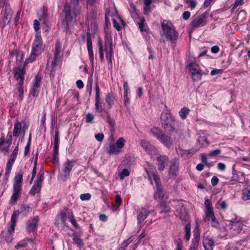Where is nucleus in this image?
<instances>
[{
	"instance_id": "obj_1",
	"label": "nucleus",
	"mask_w": 250,
	"mask_h": 250,
	"mask_svg": "<svg viewBox=\"0 0 250 250\" xmlns=\"http://www.w3.org/2000/svg\"><path fill=\"white\" fill-rule=\"evenodd\" d=\"M98 46L100 52V58L101 62L104 60V52L106 53V58L109 63H112L113 57L112 39L111 36L105 37L104 46L101 40L98 41Z\"/></svg>"
},
{
	"instance_id": "obj_2",
	"label": "nucleus",
	"mask_w": 250,
	"mask_h": 250,
	"mask_svg": "<svg viewBox=\"0 0 250 250\" xmlns=\"http://www.w3.org/2000/svg\"><path fill=\"white\" fill-rule=\"evenodd\" d=\"M43 49V42L40 33H37L32 44V49L29 57L26 59L24 66L30 62H34L36 57L39 55Z\"/></svg>"
},
{
	"instance_id": "obj_3",
	"label": "nucleus",
	"mask_w": 250,
	"mask_h": 250,
	"mask_svg": "<svg viewBox=\"0 0 250 250\" xmlns=\"http://www.w3.org/2000/svg\"><path fill=\"white\" fill-rule=\"evenodd\" d=\"M162 36H165L167 39L172 41L177 40L178 34L170 21L164 20L162 23Z\"/></svg>"
},
{
	"instance_id": "obj_4",
	"label": "nucleus",
	"mask_w": 250,
	"mask_h": 250,
	"mask_svg": "<svg viewBox=\"0 0 250 250\" xmlns=\"http://www.w3.org/2000/svg\"><path fill=\"white\" fill-rule=\"evenodd\" d=\"M22 183V175L21 174H17L14 178L13 185V192L11 197L10 203L15 204L21 196V191Z\"/></svg>"
},
{
	"instance_id": "obj_5",
	"label": "nucleus",
	"mask_w": 250,
	"mask_h": 250,
	"mask_svg": "<svg viewBox=\"0 0 250 250\" xmlns=\"http://www.w3.org/2000/svg\"><path fill=\"white\" fill-rule=\"evenodd\" d=\"M18 216V214L14 211L11 216L10 226L1 234V237L4 238L8 243H11L13 240V234L14 232Z\"/></svg>"
},
{
	"instance_id": "obj_6",
	"label": "nucleus",
	"mask_w": 250,
	"mask_h": 250,
	"mask_svg": "<svg viewBox=\"0 0 250 250\" xmlns=\"http://www.w3.org/2000/svg\"><path fill=\"white\" fill-rule=\"evenodd\" d=\"M126 143L123 137L119 138L116 144L110 143L106 148L107 153L109 155H118L124 152V147Z\"/></svg>"
},
{
	"instance_id": "obj_7",
	"label": "nucleus",
	"mask_w": 250,
	"mask_h": 250,
	"mask_svg": "<svg viewBox=\"0 0 250 250\" xmlns=\"http://www.w3.org/2000/svg\"><path fill=\"white\" fill-rule=\"evenodd\" d=\"M166 110L162 113L161 115V119L164 127L167 129L169 131L173 132L174 128L172 126V124L175 122L174 117L171 115L170 111L167 108V106L165 105Z\"/></svg>"
},
{
	"instance_id": "obj_8",
	"label": "nucleus",
	"mask_w": 250,
	"mask_h": 250,
	"mask_svg": "<svg viewBox=\"0 0 250 250\" xmlns=\"http://www.w3.org/2000/svg\"><path fill=\"white\" fill-rule=\"evenodd\" d=\"M2 5L4 7V11L2 10L1 12L2 27H3L10 22L12 16V12L9 4L5 2V0H0V6Z\"/></svg>"
},
{
	"instance_id": "obj_9",
	"label": "nucleus",
	"mask_w": 250,
	"mask_h": 250,
	"mask_svg": "<svg viewBox=\"0 0 250 250\" xmlns=\"http://www.w3.org/2000/svg\"><path fill=\"white\" fill-rule=\"evenodd\" d=\"M227 226L230 227L231 232L234 234H237L242 230L244 224L240 218L235 217L234 219L229 221Z\"/></svg>"
},
{
	"instance_id": "obj_10",
	"label": "nucleus",
	"mask_w": 250,
	"mask_h": 250,
	"mask_svg": "<svg viewBox=\"0 0 250 250\" xmlns=\"http://www.w3.org/2000/svg\"><path fill=\"white\" fill-rule=\"evenodd\" d=\"M37 176V180L35 181L34 184L29 191V193L32 195H34L36 193L40 192L42 188V183L44 179L43 172L42 173L40 171Z\"/></svg>"
},
{
	"instance_id": "obj_11",
	"label": "nucleus",
	"mask_w": 250,
	"mask_h": 250,
	"mask_svg": "<svg viewBox=\"0 0 250 250\" xmlns=\"http://www.w3.org/2000/svg\"><path fill=\"white\" fill-rule=\"evenodd\" d=\"M69 214H71V210L68 208H65L62 209L56 218L55 224L59 225H64L66 220V216L68 217Z\"/></svg>"
},
{
	"instance_id": "obj_12",
	"label": "nucleus",
	"mask_w": 250,
	"mask_h": 250,
	"mask_svg": "<svg viewBox=\"0 0 250 250\" xmlns=\"http://www.w3.org/2000/svg\"><path fill=\"white\" fill-rule=\"evenodd\" d=\"M207 16L205 13L195 16L191 22L190 25L192 28H198L206 25Z\"/></svg>"
},
{
	"instance_id": "obj_13",
	"label": "nucleus",
	"mask_w": 250,
	"mask_h": 250,
	"mask_svg": "<svg viewBox=\"0 0 250 250\" xmlns=\"http://www.w3.org/2000/svg\"><path fill=\"white\" fill-rule=\"evenodd\" d=\"M76 161L73 160L67 159L62 165V172L65 179L68 177L74 166Z\"/></svg>"
},
{
	"instance_id": "obj_14",
	"label": "nucleus",
	"mask_w": 250,
	"mask_h": 250,
	"mask_svg": "<svg viewBox=\"0 0 250 250\" xmlns=\"http://www.w3.org/2000/svg\"><path fill=\"white\" fill-rule=\"evenodd\" d=\"M12 134L11 132H8L6 136V140L4 139L3 134H1L0 138V148L2 151H8L10 146L12 143Z\"/></svg>"
},
{
	"instance_id": "obj_15",
	"label": "nucleus",
	"mask_w": 250,
	"mask_h": 250,
	"mask_svg": "<svg viewBox=\"0 0 250 250\" xmlns=\"http://www.w3.org/2000/svg\"><path fill=\"white\" fill-rule=\"evenodd\" d=\"M62 56V54L61 51V43L58 42L55 45V50H54V59L52 62V65L53 68L55 67L58 62H59Z\"/></svg>"
},
{
	"instance_id": "obj_16",
	"label": "nucleus",
	"mask_w": 250,
	"mask_h": 250,
	"mask_svg": "<svg viewBox=\"0 0 250 250\" xmlns=\"http://www.w3.org/2000/svg\"><path fill=\"white\" fill-rule=\"evenodd\" d=\"M41 78L38 76H36L33 82V85L30 91V94L33 97H37L39 93V88L40 87Z\"/></svg>"
},
{
	"instance_id": "obj_17",
	"label": "nucleus",
	"mask_w": 250,
	"mask_h": 250,
	"mask_svg": "<svg viewBox=\"0 0 250 250\" xmlns=\"http://www.w3.org/2000/svg\"><path fill=\"white\" fill-rule=\"evenodd\" d=\"M196 151L197 150L194 149L184 150L180 147L178 148L177 150L178 154L184 159H188L190 158Z\"/></svg>"
},
{
	"instance_id": "obj_18",
	"label": "nucleus",
	"mask_w": 250,
	"mask_h": 250,
	"mask_svg": "<svg viewBox=\"0 0 250 250\" xmlns=\"http://www.w3.org/2000/svg\"><path fill=\"white\" fill-rule=\"evenodd\" d=\"M168 160V156L165 155H160L157 157L158 169L159 171H163L164 170Z\"/></svg>"
},
{
	"instance_id": "obj_19",
	"label": "nucleus",
	"mask_w": 250,
	"mask_h": 250,
	"mask_svg": "<svg viewBox=\"0 0 250 250\" xmlns=\"http://www.w3.org/2000/svg\"><path fill=\"white\" fill-rule=\"evenodd\" d=\"M14 74L17 80H19L18 84H23L25 70L24 68L14 69Z\"/></svg>"
},
{
	"instance_id": "obj_20",
	"label": "nucleus",
	"mask_w": 250,
	"mask_h": 250,
	"mask_svg": "<svg viewBox=\"0 0 250 250\" xmlns=\"http://www.w3.org/2000/svg\"><path fill=\"white\" fill-rule=\"evenodd\" d=\"M156 188L157 190L154 194L155 199L159 202L164 201L165 199H167V196L165 195L162 187H157Z\"/></svg>"
},
{
	"instance_id": "obj_21",
	"label": "nucleus",
	"mask_w": 250,
	"mask_h": 250,
	"mask_svg": "<svg viewBox=\"0 0 250 250\" xmlns=\"http://www.w3.org/2000/svg\"><path fill=\"white\" fill-rule=\"evenodd\" d=\"M38 221V216H36L32 220L28 221L27 223V230L29 232L35 231L36 230V227L37 226Z\"/></svg>"
},
{
	"instance_id": "obj_22",
	"label": "nucleus",
	"mask_w": 250,
	"mask_h": 250,
	"mask_svg": "<svg viewBox=\"0 0 250 250\" xmlns=\"http://www.w3.org/2000/svg\"><path fill=\"white\" fill-rule=\"evenodd\" d=\"M96 96H95V106L96 110L99 113L102 112L103 108L102 104L99 101L100 88L98 86V82L96 83Z\"/></svg>"
},
{
	"instance_id": "obj_23",
	"label": "nucleus",
	"mask_w": 250,
	"mask_h": 250,
	"mask_svg": "<svg viewBox=\"0 0 250 250\" xmlns=\"http://www.w3.org/2000/svg\"><path fill=\"white\" fill-rule=\"evenodd\" d=\"M203 244L205 250H213L214 247L213 240L208 237L203 238Z\"/></svg>"
},
{
	"instance_id": "obj_24",
	"label": "nucleus",
	"mask_w": 250,
	"mask_h": 250,
	"mask_svg": "<svg viewBox=\"0 0 250 250\" xmlns=\"http://www.w3.org/2000/svg\"><path fill=\"white\" fill-rule=\"evenodd\" d=\"M158 140L167 148H169L172 143L170 137L164 132Z\"/></svg>"
},
{
	"instance_id": "obj_25",
	"label": "nucleus",
	"mask_w": 250,
	"mask_h": 250,
	"mask_svg": "<svg viewBox=\"0 0 250 250\" xmlns=\"http://www.w3.org/2000/svg\"><path fill=\"white\" fill-rule=\"evenodd\" d=\"M151 211H148L145 208H141L138 212L137 220L138 224H141L147 217Z\"/></svg>"
},
{
	"instance_id": "obj_26",
	"label": "nucleus",
	"mask_w": 250,
	"mask_h": 250,
	"mask_svg": "<svg viewBox=\"0 0 250 250\" xmlns=\"http://www.w3.org/2000/svg\"><path fill=\"white\" fill-rule=\"evenodd\" d=\"M96 14L95 12L92 11L90 15L88 16L87 20V24L89 27L95 28L96 26Z\"/></svg>"
},
{
	"instance_id": "obj_27",
	"label": "nucleus",
	"mask_w": 250,
	"mask_h": 250,
	"mask_svg": "<svg viewBox=\"0 0 250 250\" xmlns=\"http://www.w3.org/2000/svg\"><path fill=\"white\" fill-rule=\"evenodd\" d=\"M206 214L208 220L210 221L212 226L216 227L218 226V222L214 216L212 209H206Z\"/></svg>"
},
{
	"instance_id": "obj_28",
	"label": "nucleus",
	"mask_w": 250,
	"mask_h": 250,
	"mask_svg": "<svg viewBox=\"0 0 250 250\" xmlns=\"http://www.w3.org/2000/svg\"><path fill=\"white\" fill-rule=\"evenodd\" d=\"M194 238L192 239V245L193 246L190 247V248H194L195 249H197L198 247V243L200 240V229L198 227H196L195 229L194 230Z\"/></svg>"
},
{
	"instance_id": "obj_29",
	"label": "nucleus",
	"mask_w": 250,
	"mask_h": 250,
	"mask_svg": "<svg viewBox=\"0 0 250 250\" xmlns=\"http://www.w3.org/2000/svg\"><path fill=\"white\" fill-rule=\"evenodd\" d=\"M146 173L147 174L148 179L151 184H152V181L151 179V177H152L155 182L156 188L162 187L160 183V178L156 172H153L151 173L149 171H146Z\"/></svg>"
},
{
	"instance_id": "obj_30",
	"label": "nucleus",
	"mask_w": 250,
	"mask_h": 250,
	"mask_svg": "<svg viewBox=\"0 0 250 250\" xmlns=\"http://www.w3.org/2000/svg\"><path fill=\"white\" fill-rule=\"evenodd\" d=\"M146 173L147 174L148 179L151 184H152V181L151 179V177H152L155 182L156 188L162 187L160 183V178L156 172H153L151 173L149 171H146Z\"/></svg>"
},
{
	"instance_id": "obj_31",
	"label": "nucleus",
	"mask_w": 250,
	"mask_h": 250,
	"mask_svg": "<svg viewBox=\"0 0 250 250\" xmlns=\"http://www.w3.org/2000/svg\"><path fill=\"white\" fill-rule=\"evenodd\" d=\"M141 146L149 154H152L154 152L155 148L152 147L150 144L145 140L141 141Z\"/></svg>"
},
{
	"instance_id": "obj_32",
	"label": "nucleus",
	"mask_w": 250,
	"mask_h": 250,
	"mask_svg": "<svg viewBox=\"0 0 250 250\" xmlns=\"http://www.w3.org/2000/svg\"><path fill=\"white\" fill-rule=\"evenodd\" d=\"M114 27L118 30L119 31L121 29L122 27L121 24L125 26V23L123 20L119 16H116V19L113 18L112 19Z\"/></svg>"
},
{
	"instance_id": "obj_33",
	"label": "nucleus",
	"mask_w": 250,
	"mask_h": 250,
	"mask_svg": "<svg viewBox=\"0 0 250 250\" xmlns=\"http://www.w3.org/2000/svg\"><path fill=\"white\" fill-rule=\"evenodd\" d=\"M38 16L39 20L44 24H46L48 21V16L47 13L44 10H41L38 12Z\"/></svg>"
},
{
	"instance_id": "obj_34",
	"label": "nucleus",
	"mask_w": 250,
	"mask_h": 250,
	"mask_svg": "<svg viewBox=\"0 0 250 250\" xmlns=\"http://www.w3.org/2000/svg\"><path fill=\"white\" fill-rule=\"evenodd\" d=\"M178 162L175 160L173 162L169 167V175L170 176H174L178 171Z\"/></svg>"
},
{
	"instance_id": "obj_35",
	"label": "nucleus",
	"mask_w": 250,
	"mask_h": 250,
	"mask_svg": "<svg viewBox=\"0 0 250 250\" xmlns=\"http://www.w3.org/2000/svg\"><path fill=\"white\" fill-rule=\"evenodd\" d=\"M73 237V244L76 245L78 247L81 248L83 246L84 243L82 239L79 237L78 234L76 232H74L72 234Z\"/></svg>"
},
{
	"instance_id": "obj_36",
	"label": "nucleus",
	"mask_w": 250,
	"mask_h": 250,
	"mask_svg": "<svg viewBox=\"0 0 250 250\" xmlns=\"http://www.w3.org/2000/svg\"><path fill=\"white\" fill-rule=\"evenodd\" d=\"M242 199L245 201L250 199V185L247 186L242 191Z\"/></svg>"
},
{
	"instance_id": "obj_37",
	"label": "nucleus",
	"mask_w": 250,
	"mask_h": 250,
	"mask_svg": "<svg viewBox=\"0 0 250 250\" xmlns=\"http://www.w3.org/2000/svg\"><path fill=\"white\" fill-rule=\"evenodd\" d=\"M190 109L188 107H184L179 112V114L180 117L185 120L186 119L187 116L188 115Z\"/></svg>"
},
{
	"instance_id": "obj_38",
	"label": "nucleus",
	"mask_w": 250,
	"mask_h": 250,
	"mask_svg": "<svg viewBox=\"0 0 250 250\" xmlns=\"http://www.w3.org/2000/svg\"><path fill=\"white\" fill-rule=\"evenodd\" d=\"M189 69L191 74L201 71L199 66L195 63H190L188 64Z\"/></svg>"
},
{
	"instance_id": "obj_39",
	"label": "nucleus",
	"mask_w": 250,
	"mask_h": 250,
	"mask_svg": "<svg viewBox=\"0 0 250 250\" xmlns=\"http://www.w3.org/2000/svg\"><path fill=\"white\" fill-rule=\"evenodd\" d=\"M21 124L17 122L14 125V128L13 132V135L14 136L17 137L20 134V131L21 129Z\"/></svg>"
},
{
	"instance_id": "obj_40",
	"label": "nucleus",
	"mask_w": 250,
	"mask_h": 250,
	"mask_svg": "<svg viewBox=\"0 0 250 250\" xmlns=\"http://www.w3.org/2000/svg\"><path fill=\"white\" fill-rule=\"evenodd\" d=\"M150 132L157 139L160 137L163 133L159 128L154 127L150 129Z\"/></svg>"
},
{
	"instance_id": "obj_41",
	"label": "nucleus",
	"mask_w": 250,
	"mask_h": 250,
	"mask_svg": "<svg viewBox=\"0 0 250 250\" xmlns=\"http://www.w3.org/2000/svg\"><path fill=\"white\" fill-rule=\"evenodd\" d=\"M17 90L19 93L18 100L21 101L23 98V84H18Z\"/></svg>"
},
{
	"instance_id": "obj_42",
	"label": "nucleus",
	"mask_w": 250,
	"mask_h": 250,
	"mask_svg": "<svg viewBox=\"0 0 250 250\" xmlns=\"http://www.w3.org/2000/svg\"><path fill=\"white\" fill-rule=\"evenodd\" d=\"M59 161V147H53L52 161L57 163Z\"/></svg>"
},
{
	"instance_id": "obj_43",
	"label": "nucleus",
	"mask_w": 250,
	"mask_h": 250,
	"mask_svg": "<svg viewBox=\"0 0 250 250\" xmlns=\"http://www.w3.org/2000/svg\"><path fill=\"white\" fill-rule=\"evenodd\" d=\"M185 238L187 241H188L190 237V224L187 223L185 228Z\"/></svg>"
},
{
	"instance_id": "obj_44",
	"label": "nucleus",
	"mask_w": 250,
	"mask_h": 250,
	"mask_svg": "<svg viewBox=\"0 0 250 250\" xmlns=\"http://www.w3.org/2000/svg\"><path fill=\"white\" fill-rule=\"evenodd\" d=\"M217 208H221L225 209L228 207V204L226 203L225 201H224L220 199L216 203Z\"/></svg>"
},
{
	"instance_id": "obj_45",
	"label": "nucleus",
	"mask_w": 250,
	"mask_h": 250,
	"mask_svg": "<svg viewBox=\"0 0 250 250\" xmlns=\"http://www.w3.org/2000/svg\"><path fill=\"white\" fill-rule=\"evenodd\" d=\"M31 143V133H30L29 138L28 139V142L27 143L26 146H25V147L24 148V154L25 156L27 155L29 152Z\"/></svg>"
},
{
	"instance_id": "obj_46",
	"label": "nucleus",
	"mask_w": 250,
	"mask_h": 250,
	"mask_svg": "<svg viewBox=\"0 0 250 250\" xmlns=\"http://www.w3.org/2000/svg\"><path fill=\"white\" fill-rule=\"evenodd\" d=\"M60 137L59 131H56L54 136L53 147H59Z\"/></svg>"
},
{
	"instance_id": "obj_47",
	"label": "nucleus",
	"mask_w": 250,
	"mask_h": 250,
	"mask_svg": "<svg viewBox=\"0 0 250 250\" xmlns=\"http://www.w3.org/2000/svg\"><path fill=\"white\" fill-rule=\"evenodd\" d=\"M68 218H69V220L70 222L72 223V224L73 225V226L77 229H79V226L77 223L76 220L75 219L73 212L71 211V214H69Z\"/></svg>"
},
{
	"instance_id": "obj_48",
	"label": "nucleus",
	"mask_w": 250,
	"mask_h": 250,
	"mask_svg": "<svg viewBox=\"0 0 250 250\" xmlns=\"http://www.w3.org/2000/svg\"><path fill=\"white\" fill-rule=\"evenodd\" d=\"M92 83H93V79L92 76L89 77L88 79V83L87 84V91L89 92V95H90L92 90Z\"/></svg>"
},
{
	"instance_id": "obj_49",
	"label": "nucleus",
	"mask_w": 250,
	"mask_h": 250,
	"mask_svg": "<svg viewBox=\"0 0 250 250\" xmlns=\"http://www.w3.org/2000/svg\"><path fill=\"white\" fill-rule=\"evenodd\" d=\"M14 163V162H11L9 160L7 162L6 166V168H5V171H6L5 175H7V176L9 175V173H10V172L11 171L12 167V166H13Z\"/></svg>"
},
{
	"instance_id": "obj_50",
	"label": "nucleus",
	"mask_w": 250,
	"mask_h": 250,
	"mask_svg": "<svg viewBox=\"0 0 250 250\" xmlns=\"http://www.w3.org/2000/svg\"><path fill=\"white\" fill-rule=\"evenodd\" d=\"M161 203L159 205L161 211L165 213H167L169 211V208L167 205L166 203L163 201L161 202Z\"/></svg>"
},
{
	"instance_id": "obj_51",
	"label": "nucleus",
	"mask_w": 250,
	"mask_h": 250,
	"mask_svg": "<svg viewBox=\"0 0 250 250\" xmlns=\"http://www.w3.org/2000/svg\"><path fill=\"white\" fill-rule=\"evenodd\" d=\"M106 102L110 107L114 104V98L111 94H108L105 99Z\"/></svg>"
},
{
	"instance_id": "obj_52",
	"label": "nucleus",
	"mask_w": 250,
	"mask_h": 250,
	"mask_svg": "<svg viewBox=\"0 0 250 250\" xmlns=\"http://www.w3.org/2000/svg\"><path fill=\"white\" fill-rule=\"evenodd\" d=\"M27 244V240L23 239L20 241L16 246L15 248L18 249L20 248L24 247Z\"/></svg>"
},
{
	"instance_id": "obj_53",
	"label": "nucleus",
	"mask_w": 250,
	"mask_h": 250,
	"mask_svg": "<svg viewBox=\"0 0 250 250\" xmlns=\"http://www.w3.org/2000/svg\"><path fill=\"white\" fill-rule=\"evenodd\" d=\"M133 236H131L128 239L125 240L121 244V248H125L128 246L133 241Z\"/></svg>"
},
{
	"instance_id": "obj_54",
	"label": "nucleus",
	"mask_w": 250,
	"mask_h": 250,
	"mask_svg": "<svg viewBox=\"0 0 250 250\" xmlns=\"http://www.w3.org/2000/svg\"><path fill=\"white\" fill-rule=\"evenodd\" d=\"M129 175V172L128 169L125 168L124 169L122 172L120 173L119 176L121 180H123L125 178V177L128 176Z\"/></svg>"
},
{
	"instance_id": "obj_55",
	"label": "nucleus",
	"mask_w": 250,
	"mask_h": 250,
	"mask_svg": "<svg viewBox=\"0 0 250 250\" xmlns=\"http://www.w3.org/2000/svg\"><path fill=\"white\" fill-rule=\"evenodd\" d=\"M21 211L24 214H27L31 211L30 207L27 205L22 206L21 207Z\"/></svg>"
},
{
	"instance_id": "obj_56",
	"label": "nucleus",
	"mask_w": 250,
	"mask_h": 250,
	"mask_svg": "<svg viewBox=\"0 0 250 250\" xmlns=\"http://www.w3.org/2000/svg\"><path fill=\"white\" fill-rule=\"evenodd\" d=\"M201 71L192 74V79L195 81H198L201 79Z\"/></svg>"
},
{
	"instance_id": "obj_57",
	"label": "nucleus",
	"mask_w": 250,
	"mask_h": 250,
	"mask_svg": "<svg viewBox=\"0 0 250 250\" xmlns=\"http://www.w3.org/2000/svg\"><path fill=\"white\" fill-rule=\"evenodd\" d=\"M91 195L90 193H83L80 195V199L83 201L89 200L90 199Z\"/></svg>"
},
{
	"instance_id": "obj_58",
	"label": "nucleus",
	"mask_w": 250,
	"mask_h": 250,
	"mask_svg": "<svg viewBox=\"0 0 250 250\" xmlns=\"http://www.w3.org/2000/svg\"><path fill=\"white\" fill-rule=\"evenodd\" d=\"M87 49L92 48V42L89 34L87 35Z\"/></svg>"
},
{
	"instance_id": "obj_59",
	"label": "nucleus",
	"mask_w": 250,
	"mask_h": 250,
	"mask_svg": "<svg viewBox=\"0 0 250 250\" xmlns=\"http://www.w3.org/2000/svg\"><path fill=\"white\" fill-rule=\"evenodd\" d=\"M87 50L88 52L89 60L91 63L93 64L94 61V52L93 51V49H88Z\"/></svg>"
},
{
	"instance_id": "obj_60",
	"label": "nucleus",
	"mask_w": 250,
	"mask_h": 250,
	"mask_svg": "<svg viewBox=\"0 0 250 250\" xmlns=\"http://www.w3.org/2000/svg\"><path fill=\"white\" fill-rule=\"evenodd\" d=\"M124 95H128V93L130 92V89L128 87V85L127 82H124Z\"/></svg>"
},
{
	"instance_id": "obj_61",
	"label": "nucleus",
	"mask_w": 250,
	"mask_h": 250,
	"mask_svg": "<svg viewBox=\"0 0 250 250\" xmlns=\"http://www.w3.org/2000/svg\"><path fill=\"white\" fill-rule=\"evenodd\" d=\"M94 120V116L93 114L89 113L86 115V123H92Z\"/></svg>"
},
{
	"instance_id": "obj_62",
	"label": "nucleus",
	"mask_w": 250,
	"mask_h": 250,
	"mask_svg": "<svg viewBox=\"0 0 250 250\" xmlns=\"http://www.w3.org/2000/svg\"><path fill=\"white\" fill-rule=\"evenodd\" d=\"M145 19L144 18H142L141 19L140 21L138 23L139 25V29H140V31L142 32L144 30V26L145 23Z\"/></svg>"
},
{
	"instance_id": "obj_63",
	"label": "nucleus",
	"mask_w": 250,
	"mask_h": 250,
	"mask_svg": "<svg viewBox=\"0 0 250 250\" xmlns=\"http://www.w3.org/2000/svg\"><path fill=\"white\" fill-rule=\"evenodd\" d=\"M223 70L222 69H213L211 70L210 72V75L212 76L218 74H221L223 73Z\"/></svg>"
},
{
	"instance_id": "obj_64",
	"label": "nucleus",
	"mask_w": 250,
	"mask_h": 250,
	"mask_svg": "<svg viewBox=\"0 0 250 250\" xmlns=\"http://www.w3.org/2000/svg\"><path fill=\"white\" fill-rule=\"evenodd\" d=\"M95 137L97 141L101 142L104 138V135L103 133H99L96 134Z\"/></svg>"
}]
</instances>
